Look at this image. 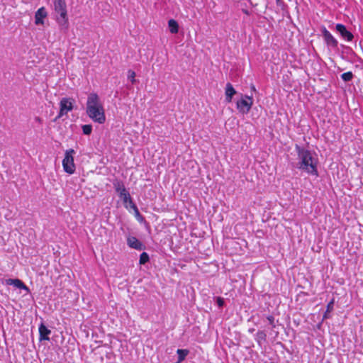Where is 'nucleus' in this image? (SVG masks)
<instances>
[{
    "mask_svg": "<svg viewBox=\"0 0 363 363\" xmlns=\"http://www.w3.org/2000/svg\"><path fill=\"white\" fill-rule=\"evenodd\" d=\"M298 156L296 167L308 174L318 177V159L315 152L296 145Z\"/></svg>",
    "mask_w": 363,
    "mask_h": 363,
    "instance_id": "nucleus-1",
    "label": "nucleus"
},
{
    "mask_svg": "<svg viewBox=\"0 0 363 363\" xmlns=\"http://www.w3.org/2000/svg\"><path fill=\"white\" fill-rule=\"evenodd\" d=\"M86 113L96 123L103 124L106 121L103 104L96 93H91L87 98Z\"/></svg>",
    "mask_w": 363,
    "mask_h": 363,
    "instance_id": "nucleus-2",
    "label": "nucleus"
},
{
    "mask_svg": "<svg viewBox=\"0 0 363 363\" xmlns=\"http://www.w3.org/2000/svg\"><path fill=\"white\" fill-rule=\"evenodd\" d=\"M74 154L75 151L73 149L67 150L62 160L63 169L69 174H72L75 172L76 167L74 162Z\"/></svg>",
    "mask_w": 363,
    "mask_h": 363,
    "instance_id": "nucleus-3",
    "label": "nucleus"
},
{
    "mask_svg": "<svg viewBox=\"0 0 363 363\" xmlns=\"http://www.w3.org/2000/svg\"><path fill=\"white\" fill-rule=\"evenodd\" d=\"M253 105V99L247 95L242 96L241 99L236 103L237 109L240 113L246 114L249 113Z\"/></svg>",
    "mask_w": 363,
    "mask_h": 363,
    "instance_id": "nucleus-4",
    "label": "nucleus"
},
{
    "mask_svg": "<svg viewBox=\"0 0 363 363\" xmlns=\"http://www.w3.org/2000/svg\"><path fill=\"white\" fill-rule=\"evenodd\" d=\"M74 100L70 98H63L60 103V112L56 119L60 118L73 109Z\"/></svg>",
    "mask_w": 363,
    "mask_h": 363,
    "instance_id": "nucleus-5",
    "label": "nucleus"
},
{
    "mask_svg": "<svg viewBox=\"0 0 363 363\" xmlns=\"http://www.w3.org/2000/svg\"><path fill=\"white\" fill-rule=\"evenodd\" d=\"M321 32L326 45L332 48H337L338 45L337 39L325 28H323Z\"/></svg>",
    "mask_w": 363,
    "mask_h": 363,
    "instance_id": "nucleus-6",
    "label": "nucleus"
},
{
    "mask_svg": "<svg viewBox=\"0 0 363 363\" xmlns=\"http://www.w3.org/2000/svg\"><path fill=\"white\" fill-rule=\"evenodd\" d=\"M55 11L67 22V9L65 0H54Z\"/></svg>",
    "mask_w": 363,
    "mask_h": 363,
    "instance_id": "nucleus-7",
    "label": "nucleus"
},
{
    "mask_svg": "<svg viewBox=\"0 0 363 363\" xmlns=\"http://www.w3.org/2000/svg\"><path fill=\"white\" fill-rule=\"evenodd\" d=\"M335 30L345 40L349 42L352 40L354 38L353 34L350 31L347 30L345 26H344L343 24L337 23L335 26Z\"/></svg>",
    "mask_w": 363,
    "mask_h": 363,
    "instance_id": "nucleus-8",
    "label": "nucleus"
},
{
    "mask_svg": "<svg viewBox=\"0 0 363 363\" xmlns=\"http://www.w3.org/2000/svg\"><path fill=\"white\" fill-rule=\"evenodd\" d=\"M48 16V12L45 7H40L35 13V24L37 26L44 25L45 19Z\"/></svg>",
    "mask_w": 363,
    "mask_h": 363,
    "instance_id": "nucleus-9",
    "label": "nucleus"
},
{
    "mask_svg": "<svg viewBox=\"0 0 363 363\" xmlns=\"http://www.w3.org/2000/svg\"><path fill=\"white\" fill-rule=\"evenodd\" d=\"M6 284L8 285H13L15 287L25 290L27 293L30 292L28 287L18 279H6Z\"/></svg>",
    "mask_w": 363,
    "mask_h": 363,
    "instance_id": "nucleus-10",
    "label": "nucleus"
},
{
    "mask_svg": "<svg viewBox=\"0 0 363 363\" xmlns=\"http://www.w3.org/2000/svg\"><path fill=\"white\" fill-rule=\"evenodd\" d=\"M128 245L133 249L141 250L143 249V244L135 237L130 236L127 239Z\"/></svg>",
    "mask_w": 363,
    "mask_h": 363,
    "instance_id": "nucleus-11",
    "label": "nucleus"
},
{
    "mask_svg": "<svg viewBox=\"0 0 363 363\" xmlns=\"http://www.w3.org/2000/svg\"><path fill=\"white\" fill-rule=\"evenodd\" d=\"M225 101L228 103L232 101L233 96L236 94L235 89L230 83H228L225 86Z\"/></svg>",
    "mask_w": 363,
    "mask_h": 363,
    "instance_id": "nucleus-12",
    "label": "nucleus"
},
{
    "mask_svg": "<svg viewBox=\"0 0 363 363\" xmlns=\"http://www.w3.org/2000/svg\"><path fill=\"white\" fill-rule=\"evenodd\" d=\"M51 331L43 324H41L39 327V335L40 340H49V335Z\"/></svg>",
    "mask_w": 363,
    "mask_h": 363,
    "instance_id": "nucleus-13",
    "label": "nucleus"
},
{
    "mask_svg": "<svg viewBox=\"0 0 363 363\" xmlns=\"http://www.w3.org/2000/svg\"><path fill=\"white\" fill-rule=\"evenodd\" d=\"M168 26H169V31H170L171 33L175 34V33H178V31H179V25H178V23L175 20L170 19L168 21Z\"/></svg>",
    "mask_w": 363,
    "mask_h": 363,
    "instance_id": "nucleus-14",
    "label": "nucleus"
},
{
    "mask_svg": "<svg viewBox=\"0 0 363 363\" xmlns=\"http://www.w3.org/2000/svg\"><path fill=\"white\" fill-rule=\"evenodd\" d=\"M114 187H115V189H116V192L118 194L120 197L122 195H123V194H125L126 192H128V191L126 190L125 186L121 182H118L116 183H114Z\"/></svg>",
    "mask_w": 363,
    "mask_h": 363,
    "instance_id": "nucleus-15",
    "label": "nucleus"
},
{
    "mask_svg": "<svg viewBox=\"0 0 363 363\" xmlns=\"http://www.w3.org/2000/svg\"><path fill=\"white\" fill-rule=\"evenodd\" d=\"M267 335L264 331H258L255 336V340L259 345L266 341Z\"/></svg>",
    "mask_w": 363,
    "mask_h": 363,
    "instance_id": "nucleus-16",
    "label": "nucleus"
},
{
    "mask_svg": "<svg viewBox=\"0 0 363 363\" xmlns=\"http://www.w3.org/2000/svg\"><path fill=\"white\" fill-rule=\"evenodd\" d=\"M352 77H353V74L352 72H345L341 75L342 79L345 82H349V81L352 80Z\"/></svg>",
    "mask_w": 363,
    "mask_h": 363,
    "instance_id": "nucleus-17",
    "label": "nucleus"
},
{
    "mask_svg": "<svg viewBox=\"0 0 363 363\" xmlns=\"http://www.w3.org/2000/svg\"><path fill=\"white\" fill-rule=\"evenodd\" d=\"M82 131L84 135H89L91 133L92 131V126L91 125H83L82 127Z\"/></svg>",
    "mask_w": 363,
    "mask_h": 363,
    "instance_id": "nucleus-18",
    "label": "nucleus"
},
{
    "mask_svg": "<svg viewBox=\"0 0 363 363\" xmlns=\"http://www.w3.org/2000/svg\"><path fill=\"white\" fill-rule=\"evenodd\" d=\"M149 261V255L146 252H143L140 256V264H144Z\"/></svg>",
    "mask_w": 363,
    "mask_h": 363,
    "instance_id": "nucleus-19",
    "label": "nucleus"
},
{
    "mask_svg": "<svg viewBox=\"0 0 363 363\" xmlns=\"http://www.w3.org/2000/svg\"><path fill=\"white\" fill-rule=\"evenodd\" d=\"M135 72L131 69L128 71V79L131 82L132 84L136 82L135 80Z\"/></svg>",
    "mask_w": 363,
    "mask_h": 363,
    "instance_id": "nucleus-20",
    "label": "nucleus"
},
{
    "mask_svg": "<svg viewBox=\"0 0 363 363\" xmlns=\"http://www.w3.org/2000/svg\"><path fill=\"white\" fill-rule=\"evenodd\" d=\"M177 354H179V361H182L187 355L188 351L185 350H180V349H179L177 350Z\"/></svg>",
    "mask_w": 363,
    "mask_h": 363,
    "instance_id": "nucleus-21",
    "label": "nucleus"
},
{
    "mask_svg": "<svg viewBox=\"0 0 363 363\" xmlns=\"http://www.w3.org/2000/svg\"><path fill=\"white\" fill-rule=\"evenodd\" d=\"M125 206L126 208L130 207L134 211L135 213H138V208L136 205L133 202L132 199H130V201L128 202V203L125 204Z\"/></svg>",
    "mask_w": 363,
    "mask_h": 363,
    "instance_id": "nucleus-22",
    "label": "nucleus"
},
{
    "mask_svg": "<svg viewBox=\"0 0 363 363\" xmlns=\"http://www.w3.org/2000/svg\"><path fill=\"white\" fill-rule=\"evenodd\" d=\"M120 198L123 200L124 204L128 203V202L130 201L131 199L130 195L128 193V191L126 192L125 194H123V195H122Z\"/></svg>",
    "mask_w": 363,
    "mask_h": 363,
    "instance_id": "nucleus-23",
    "label": "nucleus"
},
{
    "mask_svg": "<svg viewBox=\"0 0 363 363\" xmlns=\"http://www.w3.org/2000/svg\"><path fill=\"white\" fill-rule=\"evenodd\" d=\"M334 299H332L327 305L326 313H330L333 309Z\"/></svg>",
    "mask_w": 363,
    "mask_h": 363,
    "instance_id": "nucleus-24",
    "label": "nucleus"
},
{
    "mask_svg": "<svg viewBox=\"0 0 363 363\" xmlns=\"http://www.w3.org/2000/svg\"><path fill=\"white\" fill-rule=\"evenodd\" d=\"M217 303H218V305L219 306H223V303H224V301H223V298H221L218 297V298H217Z\"/></svg>",
    "mask_w": 363,
    "mask_h": 363,
    "instance_id": "nucleus-25",
    "label": "nucleus"
},
{
    "mask_svg": "<svg viewBox=\"0 0 363 363\" xmlns=\"http://www.w3.org/2000/svg\"><path fill=\"white\" fill-rule=\"evenodd\" d=\"M267 319H268V320L269 321V323H270L271 324H272V323H273V322H274V318H273L272 316H269V317H267Z\"/></svg>",
    "mask_w": 363,
    "mask_h": 363,
    "instance_id": "nucleus-26",
    "label": "nucleus"
},
{
    "mask_svg": "<svg viewBox=\"0 0 363 363\" xmlns=\"http://www.w3.org/2000/svg\"><path fill=\"white\" fill-rule=\"evenodd\" d=\"M135 216H136L138 218L141 217V216H140V212H139V211H138V213H135Z\"/></svg>",
    "mask_w": 363,
    "mask_h": 363,
    "instance_id": "nucleus-27",
    "label": "nucleus"
},
{
    "mask_svg": "<svg viewBox=\"0 0 363 363\" xmlns=\"http://www.w3.org/2000/svg\"><path fill=\"white\" fill-rule=\"evenodd\" d=\"M323 318H327V315H326V313L324 315Z\"/></svg>",
    "mask_w": 363,
    "mask_h": 363,
    "instance_id": "nucleus-28",
    "label": "nucleus"
},
{
    "mask_svg": "<svg viewBox=\"0 0 363 363\" xmlns=\"http://www.w3.org/2000/svg\"><path fill=\"white\" fill-rule=\"evenodd\" d=\"M252 88L253 90H255V87L254 86Z\"/></svg>",
    "mask_w": 363,
    "mask_h": 363,
    "instance_id": "nucleus-29",
    "label": "nucleus"
}]
</instances>
